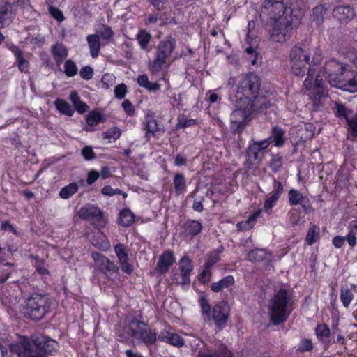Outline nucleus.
I'll return each mask as SVG.
<instances>
[{
	"mask_svg": "<svg viewBox=\"0 0 357 357\" xmlns=\"http://www.w3.org/2000/svg\"><path fill=\"white\" fill-rule=\"evenodd\" d=\"M180 269L181 274L189 275L192 270V265L190 259L184 256L181 258L180 261Z\"/></svg>",
	"mask_w": 357,
	"mask_h": 357,
	"instance_id": "obj_53",
	"label": "nucleus"
},
{
	"mask_svg": "<svg viewBox=\"0 0 357 357\" xmlns=\"http://www.w3.org/2000/svg\"><path fill=\"white\" fill-rule=\"evenodd\" d=\"M52 298L47 294L33 292L26 301L25 314L30 319L38 321L50 312Z\"/></svg>",
	"mask_w": 357,
	"mask_h": 357,
	"instance_id": "obj_5",
	"label": "nucleus"
},
{
	"mask_svg": "<svg viewBox=\"0 0 357 357\" xmlns=\"http://www.w3.org/2000/svg\"><path fill=\"white\" fill-rule=\"evenodd\" d=\"M54 105L56 109L62 114L68 116H73L74 114V109L71 105L63 99L58 98L54 101Z\"/></svg>",
	"mask_w": 357,
	"mask_h": 357,
	"instance_id": "obj_38",
	"label": "nucleus"
},
{
	"mask_svg": "<svg viewBox=\"0 0 357 357\" xmlns=\"http://www.w3.org/2000/svg\"><path fill=\"white\" fill-rule=\"evenodd\" d=\"M293 73L298 77H303L307 73V77L305 79L303 84L307 89H314V80L313 79L314 70L310 68V61H303L291 64Z\"/></svg>",
	"mask_w": 357,
	"mask_h": 357,
	"instance_id": "obj_10",
	"label": "nucleus"
},
{
	"mask_svg": "<svg viewBox=\"0 0 357 357\" xmlns=\"http://www.w3.org/2000/svg\"><path fill=\"white\" fill-rule=\"evenodd\" d=\"M283 0H264L261 13L271 15L270 17L280 16L284 12Z\"/></svg>",
	"mask_w": 357,
	"mask_h": 357,
	"instance_id": "obj_19",
	"label": "nucleus"
},
{
	"mask_svg": "<svg viewBox=\"0 0 357 357\" xmlns=\"http://www.w3.org/2000/svg\"><path fill=\"white\" fill-rule=\"evenodd\" d=\"M341 90L348 91L350 93H355L357 91V72L350 69L344 72L343 77L337 82L335 86Z\"/></svg>",
	"mask_w": 357,
	"mask_h": 357,
	"instance_id": "obj_14",
	"label": "nucleus"
},
{
	"mask_svg": "<svg viewBox=\"0 0 357 357\" xmlns=\"http://www.w3.org/2000/svg\"><path fill=\"white\" fill-rule=\"evenodd\" d=\"M297 143L306 142L314 135L315 127L312 123L301 122L294 127Z\"/></svg>",
	"mask_w": 357,
	"mask_h": 357,
	"instance_id": "obj_17",
	"label": "nucleus"
},
{
	"mask_svg": "<svg viewBox=\"0 0 357 357\" xmlns=\"http://www.w3.org/2000/svg\"><path fill=\"white\" fill-rule=\"evenodd\" d=\"M199 357H232L231 353L223 346H221L218 351L212 352L208 349L201 350L198 352Z\"/></svg>",
	"mask_w": 357,
	"mask_h": 357,
	"instance_id": "obj_29",
	"label": "nucleus"
},
{
	"mask_svg": "<svg viewBox=\"0 0 357 357\" xmlns=\"http://www.w3.org/2000/svg\"><path fill=\"white\" fill-rule=\"evenodd\" d=\"M332 3L329 0L321 1L312 10V21L315 22L317 25H321L323 24L325 15L332 8Z\"/></svg>",
	"mask_w": 357,
	"mask_h": 357,
	"instance_id": "obj_18",
	"label": "nucleus"
},
{
	"mask_svg": "<svg viewBox=\"0 0 357 357\" xmlns=\"http://www.w3.org/2000/svg\"><path fill=\"white\" fill-rule=\"evenodd\" d=\"M315 333L319 340L328 347L330 344L329 337L331 334L328 326L325 324H319L316 327Z\"/></svg>",
	"mask_w": 357,
	"mask_h": 357,
	"instance_id": "obj_34",
	"label": "nucleus"
},
{
	"mask_svg": "<svg viewBox=\"0 0 357 357\" xmlns=\"http://www.w3.org/2000/svg\"><path fill=\"white\" fill-rule=\"evenodd\" d=\"M52 54L56 63H60L67 56V50L62 45H54L52 47Z\"/></svg>",
	"mask_w": 357,
	"mask_h": 357,
	"instance_id": "obj_46",
	"label": "nucleus"
},
{
	"mask_svg": "<svg viewBox=\"0 0 357 357\" xmlns=\"http://www.w3.org/2000/svg\"><path fill=\"white\" fill-rule=\"evenodd\" d=\"M121 135V130L118 127H112L105 132H102V138L108 139L109 142H115Z\"/></svg>",
	"mask_w": 357,
	"mask_h": 357,
	"instance_id": "obj_48",
	"label": "nucleus"
},
{
	"mask_svg": "<svg viewBox=\"0 0 357 357\" xmlns=\"http://www.w3.org/2000/svg\"><path fill=\"white\" fill-rule=\"evenodd\" d=\"M86 238L90 241L91 245H103L106 236L98 229L86 234Z\"/></svg>",
	"mask_w": 357,
	"mask_h": 357,
	"instance_id": "obj_37",
	"label": "nucleus"
},
{
	"mask_svg": "<svg viewBox=\"0 0 357 357\" xmlns=\"http://www.w3.org/2000/svg\"><path fill=\"white\" fill-rule=\"evenodd\" d=\"M93 74V69L89 66L83 67L79 72L80 77L85 80H89L92 79Z\"/></svg>",
	"mask_w": 357,
	"mask_h": 357,
	"instance_id": "obj_56",
	"label": "nucleus"
},
{
	"mask_svg": "<svg viewBox=\"0 0 357 357\" xmlns=\"http://www.w3.org/2000/svg\"><path fill=\"white\" fill-rule=\"evenodd\" d=\"M176 39L172 36H167L160 41L156 47L155 57L149 63V69L153 73H157L161 70L167 59L172 55L175 47Z\"/></svg>",
	"mask_w": 357,
	"mask_h": 357,
	"instance_id": "obj_7",
	"label": "nucleus"
},
{
	"mask_svg": "<svg viewBox=\"0 0 357 357\" xmlns=\"http://www.w3.org/2000/svg\"><path fill=\"white\" fill-rule=\"evenodd\" d=\"M81 155L86 160H92L96 158V153L92 147L89 146H86L82 149Z\"/></svg>",
	"mask_w": 357,
	"mask_h": 357,
	"instance_id": "obj_57",
	"label": "nucleus"
},
{
	"mask_svg": "<svg viewBox=\"0 0 357 357\" xmlns=\"http://www.w3.org/2000/svg\"><path fill=\"white\" fill-rule=\"evenodd\" d=\"M48 10L52 17H54L58 22H61L64 20L63 14L59 8L52 6V5H49Z\"/></svg>",
	"mask_w": 357,
	"mask_h": 357,
	"instance_id": "obj_55",
	"label": "nucleus"
},
{
	"mask_svg": "<svg viewBox=\"0 0 357 357\" xmlns=\"http://www.w3.org/2000/svg\"><path fill=\"white\" fill-rule=\"evenodd\" d=\"M86 40L89 46L91 56L96 58L99 54L100 47L99 36L97 34L89 35L86 37Z\"/></svg>",
	"mask_w": 357,
	"mask_h": 357,
	"instance_id": "obj_32",
	"label": "nucleus"
},
{
	"mask_svg": "<svg viewBox=\"0 0 357 357\" xmlns=\"http://www.w3.org/2000/svg\"><path fill=\"white\" fill-rule=\"evenodd\" d=\"M320 229L316 225H312L308 229L306 235V242L309 245H312L317 242L319 239Z\"/></svg>",
	"mask_w": 357,
	"mask_h": 357,
	"instance_id": "obj_44",
	"label": "nucleus"
},
{
	"mask_svg": "<svg viewBox=\"0 0 357 357\" xmlns=\"http://www.w3.org/2000/svg\"><path fill=\"white\" fill-rule=\"evenodd\" d=\"M284 135L285 130L281 127L275 126L271 128L269 137L264 140H268L269 145L273 142L275 146L282 147L285 143Z\"/></svg>",
	"mask_w": 357,
	"mask_h": 357,
	"instance_id": "obj_24",
	"label": "nucleus"
},
{
	"mask_svg": "<svg viewBox=\"0 0 357 357\" xmlns=\"http://www.w3.org/2000/svg\"><path fill=\"white\" fill-rule=\"evenodd\" d=\"M262 209H259L257 211L251 214L247 220L242 221L238 222L236 225V227L238 231H244L251 229L257 220V218L259 216L260 213H261Z\"/></svg>",
	"mask_w": 357,
	"mask_h": 357,
	"instance_id": "obj_36",
	"label": "nucleus"
},
{
	"mask_svg": "<svg viewBox=\"0 0 357 357\" xmlns=\"http://www.w3.org/2000/svg\"><path fill=\"white\" fill-rule=\"evenodd\" d=\"M174 261L175 258L173 252L167 250L159 257L157 268L162 273H166Z\"/></svg>",
	"mask_w": 357,
	"mask_h": 357,
	"instance_id": "obj_23",
	"label": "nucleus"
},
{
	"mask_svg": "<svg viewBox=\"0 0 357 357\" xmlns=\"http://www.w3.org/2000/svg\"><path fill=\"white\" fill-rule=\"evenodd\" d=\"M354 298L352 289L347 286L343 287L340 291V300L344 307H348Z\"/></svg>",
	"mask_w": 357,
	"mask_h": 357,
	"instance_id": "obj_45",
	"label": "nucleus"
},
{
	"mask_svg": "<svg viewBox=\"0 0 357 357\" xmlns=\"http://www.w3.org/2000/svg\"><path fill=\"white\" fill-rule=\"evenodd\" d=\"M289 58L291 64L296 63L297 62H301L303 61H310V55L305 50L294 46L290 51Z\"/></svg>",
	"mask_w": 357,
	"mask_h": 357,
	"instance_id": "obj_28",
	"label": "nucleus"
},
{
	"mask_svg": "<svg viewBox=\"0 0 357 357\" xmlns=\"http://www.w3.org/2000/svg\"><path fill=\"white\" fill-rule=\"evenodd\" d=\"M245 52L247 54L248 59L252 65H255L258 58V53L256 52V50L253 47L250 46L245 48Z\"/></svg>",
	"mask_w": 357,
	"mask_h": 357,
	"instance_id": "obj_58",
	"label": "nucleus"
},
{
	"mask_svg": "<svg viewBox=\"0 0 357 357\" xmlns=\"http://www.w3.org/2000/svg\"><path fill=\"white\" fill-rule=\"evenodd\" d=\"M289 202L291 206L301 205L305 212L309 211L311 204L307 197L295 189H291L288 192Z\"/></svg>",
	"mask_w": 357,
	"mask_h": 357,
	"instance_id": "obj_21",
	"label": "nucleus"
},
{
	"mask_svg": "<svg viewBox=\"0 0 357 357\" xmlns=\"http://www.w3.org/2000/svg\"><path fill=\"white\" fill-rule=\"evenodd\" d=\"M78 185L76 183H71L63 188L59 192V196L63 199H68L77 192Z\"/></svg>",
	"mask_w": 357,
	"mask_h": 357,
	"instance_id": "obj_47",
	"label": "nucleus"
},
{
	"mask_svg": "<svg viewBox=\"0 0 357 357\" xmlns=\"http://www.w3.org/2000/svg\"><path fill=\"white\" fill-rule=\"evenodd\" d=\"M168 343L174 346L180 347L184 344V340L178 334L172 333Z\"/></svg>",
	"mask_w": 357,
	"mask_h": 357,
	"instance_id": "obj_62",
	"label": "nucleus"
},
{
	"mask_svg": "<svg viewBox=\"0 0 357 357\" xmlns=\"http://www.w3.org/2000/svg\"><path fill=\"white\" fill-rule=\"evenodd\" d=\"M332 14L341 24H347L356 17L355 8L348 4L334 6Z\"/></svg>",
	"mask_w": 357,
	"mask_h": 357,
	"instance_id": "obj_13",
	"label": "nucleus"
},
{
	"mask_svg": "<svg viewBox=\"0 0 357 357\" xmlns=\"http://www.w3.org/2000/svg\"><path fill=\"white\" fill-rule=\"evenodd\" d=\"M199 304L202 308V314L208 316L210 314L211 306L204 296L199 298Z\"/></svg>",
	"mask_w": 357,
	"mask_h": 357,
	"instance_id": "obj_63",
	"label": "nucleus"
},
{
	"mask_svg": "<svg viewBox=\"0 0 357 357\" xmlns=\"http://www.w3.org/2000/svg\"><path fill=\"white\" fill-rule=\"evenodd\" d=\"M78 215L82 220H87L97 227H103L106 224L102 211L92 204H86L78 211Z\"/></svg>",
	"mask_w": 357,
	"mask_h": 357,
	"instance_id": "obj_9",
	"label": "nucleus"
},
{
	"mask_svg": "<svg viewBox=\"0 0 357 357\" xmlns=\"http://www.w3.org/2000/svg\"><path fill=\"white\" fill-rule=\"evenodd\" d=\"M122 107L128 116H133L135 113V109L129 100L126 99L123 100L122 102Z\"/></svg>",
	"mask_w": 357,
	"mask_h": 357,
	"instance_id": "obj_64",
	"label": "nucleus"
},
{
	"mask_svg": "<svg viewBox=\"0 0 357 357\" xmlns=\"http://www.w3.org/2000/svg\"><path fill=\"white\" fill-rule=\"evenodd\" d=\"M127 93V86L125 84H120L114 89L115 97L119 100L123 99Z\"/></svg>",
	"mask_w": 357,
	"mask_h": 357,
	"instance_id": "obj_59",
	"label": "nucleus"
},
{
	"mask_svg": "<svg viewBox=\"0 0 357 357\" xmlns=\"http://www.w3.org/2000/svg\"><path fill=\"white\" fill-rule=\"evenodd\" d=\"M261 86L260 77L254 73L245 74L242 76L236 89V100L247 99L250 102H255L259 96Z\"/></svg>",
	"mask_w": 357,
	"mask_h": 357,
	"instance_id": "obj_6",
	"label": "nucleus"
},
{
	"mask_svg": "<svg viewBox=\"0 0 357 357\" xmlns=\"http://www.w3.org/2000/svg\"><path fill=\"white\" fill-rule=\"evenodd\" d=\"M91 256L96 267L107 278H110L114 273H118L119 267L102 254L94 252Z\"/></svg>",
	"mask_w": 357,
	"mask_h": 357,
	"instance_id": "obj_11",
	"label": "nucleus"
},
{
	"mask_svg": "<svg viewBox=\"0 0 357 357\" xmlns=\"http://www.w3.org/2000/svg\"><path fill=\"white\" fill-rule=\"evenodd\" d=\"M135 221V215L129 209H124L119 213L118 222L123 227L131 225Z\"/></svg>",
	"mask_w": 357,
	"mask_h": 357,
	"instance_id": "obj_40",
	"label": "nucleus"
},
{
	"mask_svg": "<svg viewBox=\"0 0 357 357\" xmlns=\"http://www.w3.org/2000/svg\"><path fill=\"white\" fill-rule=\"evenodd\" d=\"M70 100L73 104L75 109L79 114H83L88 111L89 106L80 100V97L76 91H71L70 95Z\"/></svg>",
	"mask_w": 357,
	"mask_h": 357,
	"instance_id": "obj_35",
	"label": "nucleus"
},
{
	"mask_svg": "<svg viewBox=\"0 0 357 357\" xmlns=\"http://www.w3.org/2000/svg\"><path fill=\"white\" fill-rule=\"evenodd\" d=\"M234 282V278L231 275H228L218 282H214L211 284V289L214 292H219L223 288H227L232 285Z\"/></svg>",
	"mask_w": 357,
	"mask_h": 357,
	"instance_id": "obj_42",
	"label": "nucleus"
},
{
	"mask_svg": "<svg viewBox=\"0 0 357 357\" xmlns=\"http://www.w3.org/2000/svg\"><path fill=\"white\" fill-rule=\"evenodd\" d=\"M282 155L278 153L274 155L271 161L269 167L273 172H278L282 166Z\"/></svg>",
	"mask_w": 357,
	"mask_h": 357,
	"instance_id": "obj_51",
	"label": "nucleus"
},
{
	"mask_svg": "<svg viewBox=\"0 0 357 357\" xmlns=\"http://www.w3.org/2000/svg\"><path fill=\"white\" fill-rule=\"evenodd\" d=\"M283 190L284 188L282 183L280 181L274 179L273 190L271 192V195L265 200L264 205V211L268 214L271 213L273 206L275 205L277 201L279 199Z\"/></svg>",
	"mask_w": 357,
	"mask_h": 357,
	"instance_id": "obj_20",
	"label": "nucleus"
},
{
	"mask_svg": "<svg viewBox=\"0 0 357 357\" xmlns=\"http://www.w3.org/2000/svg\"><path fill=\"white\" fill-rule=\"evenodd\" d=\"M197 121L192 119H188L185 116H179L177 119V128H186L195 126Z\"/></svg>",
	"mask_w": 357,
	"mask_h": 357,
	"instance_id": "obj_50",
	"label": "nucleus"
},
{
	"mask_svg": "<svg viewBox=\"0 0 357 357\" xmlns=\"http://www.w3.org/2000/svg\"><path fill=\"white\" fill-rule=\"evenodd\" d=\"M78 71L77 67L74 61L68 59L64 63V73L68 77H73L77 75Z\"/></svg>",
	"mask_w": 357,
	"mask_h": 357,
	"instance_id": "obj_52",
	"label": "nucleus"
},
{
	"mask_svg": "<svg viewBox=\"0 0 357 357\" xmlns=\"http://www.w3.org/2000/svg\"><path fill=\"white\" fill-rule=\"evenodd\" d=\"M59 347V343L50 337L40 336L35 337L33 342L24 337L20 342L11 344L10 351L18 357H46L40 352L52 354Z\"/></svg>",
	"mask_w": 357,
	"mask_h": 357,
	"instance_id": "obj_2",
	"label": "nucleus"
},
{
	"mask_svg": "<svg viewBox=\"0 0 357 357\" xmlns=\"http://www.w3.org/2000/svg\"><path fill=\"white\" fill-rule=\"evenodd\" d=\"M222 252V247L211 252L206 259V268L210 269L213 264L220 260V255Z\"/></svg>",
	"mask_w": 357,
	"mask_h": 357,
	"instance_id": "obj_49",
	"label": "nucleus"
},
{
	"mask_svg": "<svg viewBox=\"0 0 357 357\" xmlns=\"http://www.w3.org/2000/svg\"><path fill=\"white\" fill-rule=\"evenodd\" d=\"M114 36V32L111 27L107 25H102V29L99 32V38L104 40H109Z\"/></svg>",
	"mask_w": 357,
	"mask_h": 357,
	"instance_id": "obj_60",
	"label": "nucleus"
},
{
	"mask_svg": "<svg viewBox=\"0 0 357 357\" xmlns=\"http://www.w3.org/2000/svg\"><path fill=\"white\" fill-rule=\"evenodd\" d=\"M106 120L103 114L96 110L90 112L86 119V123L89 126L93 127L100 122Z\"/></svg>",
	"mask_w": 357,
	"mask_h": 357,
	"instance_id": "obj_41",
	"label": "nucleus"
},
{
	"mask_svg": "<svg viewBox=\"0 0 357 357\" xmlns=\"http://www.w3.org/2000/svg\"><path fill=\"white\" fill-rule=\"evenodd\" d=\"M145 137L147 141L150 140L151 136H159L165 132V129L155 119L146 120Z\"/></svg>",
	"mask_w": 357,
	"mask_h": 357,
	"instance_id": "obj_26",
	"label": "nucleus"
},
{
	"mask_svg": "<svg viewBox=\"0 0 357 357\" xmlns=\"http://www.w3.org/2000/svg\"><path fill=\"white\" fill-rule=\"evenodd\" d=\"M152 36L149 32L145 30H141L137 35V40L139 44L140 47L146 51H149L148 47Z\"/></svg>",
	"mask_w": 357,
	"mask_h": 357,
	"instance_id": "obj_43",
	"label": "nucleus"
},
{
	"mask_svg": "<svg viewBox=\"0 0 357 357\" xmlns=\"http://www.w3.org/2000/svg\"><path fill=\"white\" fill-rule=\"evenodd\" d=\"M173 184L176 195H183L185 192L187 185L185 178L183 174L176 173L174 174Z\"/></svg>",
	"mask_w": 357,
	"mask_h": 357,
	"instance_id": "obj_33",
	"label": "nucleus"
},
{
	"mask_svg": "<svg viewBox=\"0 0 357 357\" xmlns=\"http://www.w3.org/2000/svg\"><path fill=\"white\" fill-rule=\"evenodd\" d=\"M229 306L225 302L216 304L213 309V319L215 324L221 330L226 324L229 314Z\"/></svg>",
	"mask_w": 357,
	"mask_h": 357,
	"instance_id": "obj_16",
	"label": "nucleus"
},
{
	"mask_svg": "<svg viewBox=\"0 0 357 357\" xmlns=\"http://www.w3.org/2000/svg\"><path fill=\"white\" fill-rule=\"evenodd\" d=\"M268 146V140H261L250 144L246 150L247 160L244 163L245 167L250 169L252 164L259 159L260 154Z\"/></svg>",
	"mask_w": 357,
	"mask_h": 357,
	"instance_id": "obj_12",
	"label": "nucleus"
},
{
	"mask_svg": "<svg viewBox=\"0 0 357 357\" xmlns=\"http://www.w3.org/2000/svg\"><path fill=\"white\" fill-rule=\"evenodd\" d=\"M294 29L286 18L280 17L274 23L271 38L275 42L284 43L292 36Z\"/></svg>",
	"mask_w": 357,
	"mask_h": 357,
	"instance_id": "obj_8",
	"label": "nucleus"
},
{
	"mask_svg": "<svg viewBox=\"0 0 357 357\" xmlns=\"http://www.w3.org/2000/svg\"><path fill=\"white\" fill-rule=\"evenodd\" d=\"M349 67V65L340 62L335 59L327 61L319 70L314 79V90L317 91L315 92L317 96L321 98L328 95L327 91L324 88V78L331 86L335 87Z\"/></svg>",
	"mask_w": 357,
	"mask_h": 357,
	"instance_id": "obj_3",
	"label": "nucleus"
},
{
	"mask_svg": "<svg viewBox=\"0 0 357 357\" xmlns=\"http://www.w3.org/2000/svg\"><path fill=\"white\" fill-rule=\"evenodd\" d=\"M271 254L266 248H255L248 253V259L251 261H269Z\"/></svg>",
	"mask_w": 357,
	"mask_h": 357,
	"instance_id": "obj_27",
	"label": "nucleus"
},
{
	"mask_svg": "<svg viewBox=\"0 0 357 357\" xmlns=\"http://www.w3.org/2000/svg\"><path fill=\"white\" fill-rule=\"evenodd\" d=\"M145 326L146 324L144 322L134 318L132 319L128 326L130 331V335L133 338L137 339L139 335V331H144L146 329Z\"/></svg>",
	"mask_w": 357,
	"mask_h": 357,
	"instance_id": "obj_39",
	"label": "nucleus"
},
{
	"mask_svg": "<svg viewBox=\"0 0 357 357\" xmlns=\"http://www.w3.org/2000/svg\"><path fill=\"white\" fill-rule=\"evenodd\" d=\"M137 340H140L146 345H153L157 340V333L150 328H146L144 331H139V335Z\"/></svg>",
	"mask_w": 357,
	"mask_h": 357,
	"instance_id": "obj_30",
	"label": "nucleus"
},
{
	"mask_svg": "<svg viewBox=\"0 0 357 357\" xmlns=\"http://www.w3.org/2000/svg\"><path fill=\"white\" fill-rule=\"evenodd\" d=\"M115 252L119 258L120 264L125 263L128 260V253L123 247H114Z\"/></svg>",
	"mask_w": 357,
	"mask_h": 357,
	"instance_id": "obj_61",
	"label": "nucleus"
},
{
	"mask_svg": "<svg viewBox=\"0 0 357 357\" xmlns=\"http://www.w3.org/2000/svg\"><path fill=\"white\" fill-rule=\"evenodd\" d=\"M349 232L345 236H337L333 238V245H342L347 240L349 245H355L356 243V234L357 233V220L351 221L349 225Z\"/></svg>",
	"mask_w": 357,
	"mask_h": 357,
	"instance_id": "obj_22",
	"label": "nucleus"
},
{
	"mask_svg": "<svg viewBox=\"0 0 357 357\" xmlns=\"http://www.w3.org/2000/svg\"><path fill=\"white\" fill-rule=\"evenodd\" d=\"M183 227L188 234L195 236L201 232L202 225L197 220H188L184 222Z\"/></svg>",
	"mask_w": 357,
	"mask_h": 357,
	"instance_id": "obj_31",
	"label": "nucleus"
},
{
	"mask_svg": "<svg viewBox=\"0 0 357 357\" xmlns=\"http://www.w3.org/2000/svg\"><path fill=\"white\" fill-rule=\"evenodd\" d=\"M276 106L266 97L256 99L255 102L247 99L236 100V109L231 114L230 121L234 132H241L255 114L275 112Z\"/></svg>",
	"mask_w": 357,
	"mask_h": 357,
	"instance_id": "obj_1",
	"label": "nucleus"
},
{
	"mask_svg": "<svg viewBox=\"0 0 357 357\" xmlns=\"http://www.w3.org/2000/svg\"><path fill=\"white\" fill-rule=\"evenodd\" d=\"M13 6L14 4L8 2L0 1V28L14 17L15 13L13 11Z\"/></svg>",
	"mask_w": 357,
	"mask_h": 357,
	"instance_id": "obj_25",
	"label": "nucleus"
},
{
	"mask_svg": "<svg viewBox=\"0 0 357 357\" xmlns=\"http://www.w3.org/2000/svg\"><path fill=\"white\" fill-rule=\"evenodd\" d=\"M289 15H287L283 18H286L289 23L295 29H297L302 23V20L306 13V6L304 2L293 4L291 7Z\"/></svg>",
	"mask_w": 357,
	"mask_h": 357,
	"instance_id": "obj_15",
	"label": "nucleus"
},
{
	"mask_svg": "<svg viewBox=\"0 0 357 357\" xmlns=\"http://www.w3.org/2000/svg\"><path fill=\"white\" fill-rule=\"evenodd\" d=\"M292 295L288 290L281 288L273 296L270 305V317L274 325L285 321L291 313Z\"/></svg>",
	"mask_w": 357,
	"mask_h": 357,
	"instance_id": "obj_4",
	"label": "nucleus"
},
{
	"mask_svg": "<svg viewBox=\"0 0 357 357\" xmlns=\"http://www.w3.org/2000/svg\"><path fill=\"white\" fill-rule=\"evenodd\" d=\"M114 79L115 78L113 75L108 73L103 75L101 79L102 87L105 89H108L114 84Z\"/></svg>",
	"mask_w": 357,
	"mask_h": 357,
	"instance_id": "obj_54",
	"label": "nucleus"
}]
</instances>
